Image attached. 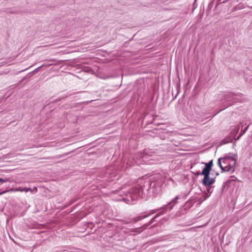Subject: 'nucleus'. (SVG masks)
Segmentation results:
<instances>
[{
    "instance_id": "1",
    "label": "nucleus",
    "mask_w": 252,
    "mask_h": 252,
    "mask_svg": "<svg viewBox=\"0 0 252 252\" xmlns=\"http://www.w3.org/2000/svg\"><path fill=\"white\" fill-rule=\"evenodd\" d=\"M210 172L208 173H203V171H202L201 175H203L204 178L202 180V183L204 186H210L212 185L215 182V180L209 177Z\"/></svg>"
},
{
    "instance_id": "2",
    "label": "nucleus",
    "mask_w": 252,
    "mask_h": 252,
    "mask_svg": "<svg viewBox=\"0 0 252 252\" xmlns=\"http://www.w3.org/2000/svg\"><path fill=\"white\" fill-rule=\"evenodd\" d=\"M221 158H220L218 160V164L220 167V168L221 169L222 171H229L231 170L232 166L230 165H226L225 166H223L221 163Z\"/></svg>"
},
{
    "instance_id": "3",
    "label": "nucleus",
    "mask_w": 252,
    "mask_h": 252,
    "mask_svg": "<svg viewBox=\"0 0 252 252\" xmlns=\"http://www.w3.org/2000/svg\"><path fill=\"white\" fill-rule=\"evenodd\" d=\"M213 165V160H210L209 162L205 164V167L203 169V173H208L211 170L212 166Z\"/></svg>"
},
{
    "instance_id": "4",
    "label": "nucleus",
    "mask_w": 252,
    "mask_h": 252,
    "mask_svg": "<svg viewBox=\"0 0 252 252\" xmlns=\"http://www.w3.org/2000/svg\"><path fill=\"white\" fill-rule=\"evenodd\" d=\"M179 198V197L177 196L175 198H174L171 202L169 203V204H171L172 203L176 204L177 203V200Z\"/></svg>"
},
{
    "instance_id": "5",
    "label": "nucleus",
    "mask_w": 252,
    "mask_h": 252,
    "mask_svg": "<svg viewBox=\"0 0 252 252\" xmlns=\"http://www.w3.org/2000/svg\"><path fill=\"white\" fill-rule=\"evenodd\" d=\"M23 190L25 192H28V191H31V192H32L33 191V190H32V189L31 188H24L23 189Z\"/></svg>"
},
{
    "instance_id": "6",
    "label": "nucleus",
    "mask_w": 252,
    "mask_h": 252,
    "mask_svg": "<svg viewBox=\"0 0 252 252\" xmlns=\"http://www.w3.org/2000/svg\"><path fill=\"white\" fill-rule=\"evenodd\" d=\"M249 127V126H248L244 130H242L240 134V136H241L242 135H243L245 132H246V131L248 129Z\"/></svg>"
},
{
    "instance_id": "7",
    "label": "nucleus",
    "mask_w": 252,
    "mask_h": 252,
    "mask_svg": "<svg viewBox=\"0 0 252 252\" xmlns=\"http://www.w3.org/2000/svg\"><path fill=\"white\" fill-rule=\"evenodd\" d=\"M158 215H156V216H155L153 219H152L151 220V221H150V222H149V223H148V224H146V226H149L150 224H151V223H153V221H154V220L155 218H156L157 217H158Z\"/></svg>"
},
{
    "instance_id": "8",
    "label": "nucleus",
    "mask_w": 252,
    "mask_h": 252,
    "mask_svg": "<svg viewBox=\"0 0 252 252\" xmlns=\"http://www.w3.org/2000/svg\"><path fill=\"white\" fill-rule=\"evenodd\" d=\"M23 189L24 188L20 187L19 188L15 189V191H21V192H22V191H24Z\"/></svg>"
},
{
    "instance_id": "9",
    "label": "nucleus",
    "mask_w": 252,
    "mask_h": 252,
    "mask_svg": "<svg viewBox=\"0 0 252 252\" xmlns=\"http://www.w3.org/2000/svg\"><path fill=\"white\" fill-rule=\"evenodd\" d=\"M223 163L225 164H228L229 161V159L228 158H223Z\"/></svg>"
},
{
    "instance_id": "10",
    "label": "nucleus",
    "mask_w": 252,
    "mask_h": 252,
    "mask_svg": "<svg viewBox=\"0 0 252 252\" xmlns=\"http://www.w3.org/2000/svg\"><path fill=\"white\" fill-rule=\"evenodd\" d=\"M7 181V179L4 180V179H3L0 178V183H5Z\"/></svg>"
},
{
    "instance_id": "11",
    "label": "nucleus",
    "mask_w": 252,
    "mask_h": 252,
    "mask_svg": "<svg viewBox=\"0 0 252 252\" xmlns=\"http://www.w3.org/2000/svg\"><path fill=\"white\" fill-rule=\"evenodd\" d=\"M15 189L12 188V189H10L9 190H6V191H7V192H10V191H15Z\"/></svg>"
},
{
    "instance_id": "12",
    "label": "nucleus",
    "mask_w": 252,
    "mask_h": 252,
    "mask_svg": "<svg viewBox=\"0 0 252 252\" xmlns=\"http://www.w3.org/2000/svg\"><path fill=\"white\" fill-rule=\"evenodd\" d=\"M6 192H7V191H3L1 192H0V195L3 194L5 193Z\"/></svg>"
},
{
    "instance_id": "13",
    "label": "nucleus",
    "mask_w": 252,
    "mask_h": 252,
    "mask_svg": "<svg viewBox=\"0 0 252 252\" xmlns=\"http://www.w3.org/2000/svg\"><path fill=\"white\" fill-rule=\"evenodd\" d=\"M195 174L196 175H199V174H201V173H200L199 171H197L195 173Z\"/></svg>"
},
{
    "instance_id": "14",
    "label": "nucleus",
    "mask_w": 252,
    "mask_h": 252,
    "mask_svg": "<svg viewBox=\"0 0 252 252\" xmlns=\"http://www.w3.org/2000/svg\"><path fill=\"white\" fill-rule=\"evenodd\" d=\"M32 190H33V191H37V188L36 187H34Z\"/></svg>"
},
{
    "instance_id": "15",
    "label": "nucleus",
    "mask_w": 252,
    "mask_h": 252,
    "mask_svg": "<svg viewBox=\"0 0 252 252\" xmlns=\"http://www.w3.org/2000/svg\"><path fill=\"white\" fill-rule=\"evenodd\" d=\"M240 137H241V136H240V135H239V136H238V137H237V140H238V139H239L240 138Z\"/></svg>"
}]
</instances>
